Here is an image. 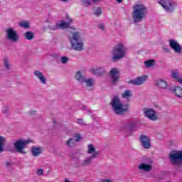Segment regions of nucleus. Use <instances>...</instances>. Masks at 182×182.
<instances>
[{"label": "nucleus", "instance_id": "f257e3e1", "mask_svg": "<svg viewBox=\"0 0 182 182\" xmlns=\"http://www.w3.org/2000/svg\"><path fill=\"white\" fill-rule=\"evenodd\" d=\"M68 39H70L71 46L74 50L82 52V50L85 49V43L82 40V36H80V33L77 31H71L68 35Z\"/></svg>", "mask_w": 182, "mask_h": 182}, {"label": "nucleus", "instance_id": "f03ea898", "mask_svg": "<svg viewBox=\"0 0 182 182\" xmlns=\"http://www.w3.org/2000/svg\"><path fill=\"white\" fill-rule=\"evenodd\" d=\"M147 13V8L143 4H136L133 7L132 11V19L135 23H139L141 22L146 14Z\"/></svg>", "mask_w": 182, "mask_h": 182}, {"label": "nucleus", "instance_id": "7ed1b4c3", "mask_svg": "<svg viewBox=\"0 0 182 182\" xmlns=\"http://www.w3.org/2000/svg\"><path fill=\"white\" fill-rule=\"evenodd\" d=\"M111 106L115 113V114H119V116H122L127 112H129V105H123L122 104V101L119 99V97H114L112 100L111 101Z\"/></svg>", "mask_w": 182, "mask_h": 182}, {"label": "nucleus", "instance_id": "20e7f679", "mask_svg": "<svg viewBox=\"0 0 182 182\" xmlns=\"http://www.w3.org/2000/svg\"><path fill=\"white\" fill-rule=\"evenodd\" d=\"M126 52L127 50L123 43H119L115 46L113 48L112 54V60L113 62H116V60H119V59H123L124 58V55H126Z\"/></svg>", "mask_w": 182, "mask_h": 182}, {"label": "nucleus", "instance_id": "39448f33", "mask_svg": "<svg viewBox=\"0 0 182 182\" xmlns=\"http://www.w3.org/2000/svg\"><path fill=\"white\" fill-rule=\"evenodd\" d=\"M31 143L29 140L18 139L14 144V149L16 150L17 153L20 154H26V151H24L26 146Z\"/></svg>", "mask_w": 182, "mask_h": 182}, {"label": "nucleus", "instance_id": "423d86ee", "mask_svg": "<svg viewBox=\"0 0 182 182\" xmlns=\"http://www.w3.org/2000/svg\"><path fill=\"white\" fill-rule=\"evenodd\" d=\"M158 4H159L166 12H173V11L177 9V4L171 0H159Z\"/></svg>", "mask_w": 182, "mask_h": 182}, {"label": "nucleus", "instance_id": "0eeeda50", "mask_svg": "<svg viewBox=\"0 0 182 182\" xmlns=\"http://www.w3.org/2000/svg\"><path fill=\"white\" fill-rule=\"evenodd\" d=\"M144 114L145 117H147L149 120L152 122H156L159 119V116L156 114V111L153 109L144 108Z\"/></svg>", "mask_w": 182, "mask_h": 182}, {"label": "nucleus", "instance_id": "6e6552de", "mask_svg": "<svg viewBox=\"0 0 182 182\" xmlns=\"http://www.w3.org/2000/svg\"><path fill=\"white\" fill-rule=\"evenodd\" d=\"M6 35L9 41H11V42L15 43L19 41V36H18V33L13 28H9L6 30Z\"/></svg>", "mask_w": 182, "mask_h": 182}, {"label": "nucleus", "instance_id": "1a4fd4ad", "mask_svg": "<svg viewBox=\"0 0 182 182\" xmlns=\"http://www.w3.org/2000/svg\"><path fill=\"white\" fill-rule=\"evenodd\" d=\"M146 78L147 76L138 77L134 80L127 81V83H129V85H134V86H140V85H143V83L146 82Z\"/></svg>", "mask_w": 182, "mask_h": 182}, {"label": "nucleus", "instance_id": "9d476101", "mask_svg": "<svg viewBox=\"0 0 182 182\" xmlns=\"http://www.w3.org/2000/svg\"><path fill=\"white\" fill-rule=\"evenodd\" d=\"M120 75V72L117 70L116 68H113L109 71V76L113 85H116V82L119 80V76Z\"/></svg>", "mask_w": 182, "mask_h": 182}, {"label": "nucleus", "instance_id": "9b49d317", "mask_svg": "<svg viewBox=\"0 0 182 182\" xmlns=\"http://www.w3.org/2000/svg\"><path fill=\"white\" fill-rule=\"evenodd\" d=\"M169 46L173 50H174L175 53H181L182 48L177 41L174 40H169Z\"/></svg>", "mask_w": 182, "mask_h": 182}, {"label": "nucleus", "instance_id": "f8f14e48", "mask_svg": "<svg viewBox=\"0 0 182 182\" xmlns=\"http://www.w3.org/2000/svg\"><path fill=\"white\" fill-rule=\"evenodd\" d=\"M140 141L144 149H150L151 143L150 142V138H149V136L146 135H141Z\"/></svg>", "mask_w": 182, "mask_h": 182}, {"label": "nucleus", "instance_id": "ddd939ff", "mask_svg": "<svg viewBox=\"0 0 182 182\" xmlns=\"http://www.w3.org/2000/svg\"><path fill=\"white\" fill-rule=\"evenodd\" d=\"M100 152H95V154H92L90 156L86 158V160L82 161L80 166L81 167H85V166H89V164H92V161L93 159H97V156H99Z\"/></svg>", "mask_w": 182, "mask_h": 182}, {"label": "nucleus", "instance_id": "4468645a", "mask_svg": "<svg viewBox=\"0 0 182 182\" xmlns=\"http://www.w3.org/2000/svg\"><path fill=\"white\" fill-rule=\"evenodd\" d=\"M92 73L95 75V76H103L106 73V70L104 67H98L96 69H91Z\"/></svg>", "mask_w": 182, "mask_h": 182}, {"label": "nucleus", "instance_id": "2eb2a0df", "mask_svg": "<svg viewBox=\"0 0 182 182\" xmlns=\"http://www.w3.org/2000/svg\"><path fill=\"white\" fill-rule=\"evenodd\" d=\"M35 76H36L37 79H39L41 83L43 85H46V77L43 75V73L39 70H36L34 72Z\"/></svg>", "mask_w": 182, "mask_h": 182}, {"label": "nucleus", "instance_id": "dca6fc26", "mask_svg": "<svg viewBox=\"0 0 182 182\" xmlns=\"http://www.w3.org/2000/svg\"><path fill=\"white\" fill-rule=\"evenodd\" d=\"M138 168L139 170H143L144 171L149 173V171H151L153 166L151 165L142 163L138 166Z\"/></svg>", "mask_w": 182, "mask_h": 182}, {"label": "nucleus", "instance_id": "f3484780", "mask_svg": "<svg viewBox=\"0 0 182 182\" xmlns=\"http://www.w3.org/2000/svg\"><path fill=\"white\" fill-rule=\"evenodd\" d=\"M31 153L34 157H38L42 154V149L41 147L33 146L31 147Z\"/></svg>", "mask_w": 182, "mask_h": 182}, {"label": "nucleus", "instance_id": "a211bd4d", "mask_svg": "<svg viewBox=\"0 0 182 182\" xmlns=\"http://www.w3.org/2000/svg\"><path fill=\"white\" fill-rule=\"evenodd\" d=\"M172 92H174L176 96L178 97H182V88L180 86H175L172 90Z\"/></svg>", "mask_w": 182, "mask_h": 182}, {"label": "nucleus", "instance_id": "6ab92c4d", "mask_svg": "<svg viewBox=\"0 0 182 182\" xmlns=\"http://www.w3.org/2000/svg\"><path fill=\"white\" fill-rule=\"evenodd\" d=\"M172 77L176 80V82H178L179 83H181L182 85V78H180V74L177 70L172 71Z\"/></svg>", "mask_w": 182, "mask_h": 182}, {"label": "nucleus", "instance_id": "aec40b11", "mask_svg": "<svg viewBox=\"0 0 182 182\" xmlns=\"http://www.w3.org/2000/svg\"><path fill=\"white\" fill-rule=\"evenodd\" d=\"M133 96V94L132 93L131 90H125L123 93H122V97L124 99H126L127 100H129V102L130 101V98Z\"/></svg>", "mask_w": 182, "mask_h": 182}, {"label": "nucleus", "instance_id": "412c9836", "mask_svg": "<svg viewBox=\"0 0 182 182\" xmlns=\"http://www.w3.org/2000/svg\"><path fill=\"white\" fill-rule=\"evenodd\" d=\"M24 38L27 41H33L35 35H33V33L32 31H27L24 33Z\"/></svg>", "mask_w": 182, "mask_h": 182}, {"label": "nucleus", "instance_id": "4be33fe9", "mask_svg": "<svg viewBox=\"0 0 182 182\" xmlns=\"http://www.w3.org/2000/svg\"><path fill=\"white\" fill-rule=\"evenodd\" d=\"M156 86H158V87H161V89H166V87H167V82L162 80H159L156 82Z\"/></svg>", "mask_w": 182, "mask_h": 182}, {"label": "nucleus", "instance_id": "5701e85b", "mask_svg": "<svg viewBox=\"0 0 182 182\" xmlns=\"http://www.w3.org/2000/svg\"><path fill=\"white\" fill-rule=\"evenodd\" d=\"M100 0H81V2L84 6H89L90 5H92L93 2H99Z\"/></svg>", "mask_w": 182, "mask_h": 182}, {"label": "nucleus", "instance_id": "b1692460", "mask_svg": "<svg viewBox=\"0 0 182 182\" xmlns=\"http://www.w3.org/2000/svg\"><path fill=\"white\" fill-rule=\"evenodd\" d=\"M65 144L68 147H75L76 146V141L75 139L70 138L65 142Z\"/></svg>", "mask_w": 182, "mask_h": 182}, {"label": "nucleus", "instance_id": "393cba45", "mask_svg": "<svg viewBox=\"0 0 182 182\" xmlns=\"http://www.w3.org/2000/svg\"><path fill=\"white\" fill-rule=\"evenodd\" d=\"M87 153L88 154H95V153H99V151H96V149L93 146V144H90L87 146Z\"/></svg>", "mask_w": 182, "mask_h": 182}, {"label": "nucleus", "instance_id": "a878e982", "mask_svg": "<svg viewBox=\"0 0 182 182\" xmlns=\"http://www.w3.org/2000/svg\"><path fill=\"white\" fill-rule=\"evenodd\" d=\"M75 79L78 80V82H83V80L85 79V76L82 75V73L80 71H77L75 76Z\"/></svg>", "mask_w": 182, "mask_h": 182}, {"label": "nucleus", "instance_id": "bb28decb", "mask_svg": "<svg viewBox=\"0 0 182 182\" xmlns=\"http://www.w3.org/2000/svg\"><path fill=\"white\" fill-rule=\"evenodd\" d=\"M81 83H85L86 86L92 87V86H93V79H92V78H89V79L84 78L83 82H81Z\"/></svg>", "mask_w": 182, "mask_h": 182}, {"label": "nucleus", "instance_id": "cd10ccee", "mask_svg": "<svg viewBox=\"0 0 182 182\" xmlns=\"http://www.w3.org/2000/svg\"><path fill=\"white\" fill-rule=\"evenodd\" d=\"M59 28H61V29H66L70 26V24L65 21H62V23L58 24Z\"/></svg>", "mask_w": 182, "mask_h": 182}, {"label": "nucleus", "instance_id": "c85d7f7f", "mask_svg": "<svg viewBox=\"0 0 182 182\" xmlns=\"http://www.w3.org/2000/svg\"><path fill=\"white\" fill-rule=\"evenodd\" d=\"M154 63H156V60L153 59H150L144 62L146 68H151L152 66H154Z\"/></svg>", "mask_w": 182, "mask_h": 182}, {"label": "nucleus", "instance_id": "c756f323", "mask_svg": "<svg viewBox=\"0 0 182 182\" xmlns=\"http://www.w3.org/2000/svg\"><path fill=\"white\" fill-rule=\"evenodd\" d=\"M5 137L0 136V153H2L4 151V146H5Z\"/></svg>", "mask_w": 182, "mask_h": 182}, {"label": "nucleus", "instance_id": "7c9ffc66", "mask_svg": "<svg viewBox=\"0 0 182 182\" xmlns=\"http://www.w3.org/2000/svg\"><path fill=\"white\" fill-rule=\"evenodd\" d=\"M102 14H103V10H102V7H98L94 13V15H95V16H100Z\"/></svg>", "mask_w": 182, "mask_h": 182}, {"label": "nucleus", "instance_id": "2f4dec72", "mask_svg": "<svg viewBox=\"0 0 182 182\" xmlns=\"http://www.w3.org/2000/svg\"><path fill=\"white\" fill-rule=\"evenodd\" d=\"M20 26H21L22 28H25L26 29H28V28H29V23L25 21L21 22Z\"/></svg>", "mask_w": 182, "mask_h": 182}, {"label": "nucleus", "instance_id": "473e14b6", "mask_svg": "<svg viewBox=\"0 0 182 182\" xmlns=\"http://www.w3.org/2000/svg\"><path fill=\"white\" fill-rule=\"evenodd\" d=\"M82 139V136L79 134H75L74 136V140L75 141V143L77 141H80V140Z\"/></svg>", "mask_w": 182, "mask_h": 182}, {"label": "nucleus", "instance_id": "72a5a7b5", "mask_svg": "<svg viewBox=\"0 0 182 182\" xmlns=\"http://www.w3.org/2000/svg\"><path fill=\"white\" fill-rule=\"evenodd\" d=\"M67 62H69V58H68L65 56H63L61 58V63H67Z\"/></svg>", "mask_w": 182, "mask_h": 182}, {"label": "nucleus", "instance_id": "f704fd0d", "mask_svg": "<svg viewBox=\"0 0 182 182\" xmlns=\"http://www.w3.org/2000/svg\"><path fill=\"white\" fill-rule=\"evenodd\" d=\"M65 19L67 21V23H69L70 25V23H72V18H70V16H69V15H66L65 16Z\"/></svg>", "mask_w": 182, "mask_h": 182}, {"label": "nucleus", "instance_id": "c9c22d12", "mask_svg": "<svg viewBox=\"0 0 182 182\" xmlns=\"http://www.w3.org/2000/svg\"><path fill=\"white\" fill-rule=\"evenodd\" d=\"M4 66L6 69H9V62L6 58L4 59Z\"/></svg>", "mask_w": 182, "mask_h": 182}, {"label": "nucleus", "instance_id": "e433bc0d", "mask_svg": "<svg viewBox=\"0 0 182 182\" xmlns=\"http://www.w3.org/2000/svg\"><path fill=\"white\" fill-rule=\"evenodd\" d=\"M77 120L79 124H80L81 126H85V124H85V120H83L82 119H77Z\"/></svg>", "mask_w": 182, "mask_h": 182}, {"label": "nucleus", "instance_id": "4c0bfd02", "mask_svg": "<svg viewBox=\"0 0 182 182\" xmlns=\"http://www.w3.org/2000/svg\"><path fill=\"white\" fill-rule=\"evenodd\" d=\"M12 166V162L6 161L4 163V167H11Z\"/></svg>", "mask_w": 182, "mask_h": 182}, {"label": "nucleus", "instance_id": "58836bf2", "mask_svg": "<svg viewBox=\"0 0 182 182\" xmlns=\"http://www.w3.org/2000/svg\"><path fill=\"white\" fill-rule=\"evenodd\" d=\"M59 24H57V25H55V26H53L52 27H51V29H53V31H57V29H59Z\"/></svg>", "mask_w": 182, "mask_h": 182}, {"label": "nucleus", "instance_id": "ea45409f", "mask_svg": "<svg viewBox=\"0 0 182 182\" xmlns=\"http://www.w3.org/2000/svg\"><path fill=\"white\" fill-rule=\"evenodd\" d=\"M37 174H38V176H42L43 174V169H38L37 171Z\"/></svg>", "mask_w": 182, "mask_h": 182}, {"label": "nucleus", "instance_id": "a19ab883", "mask_svg": "<svg viewBox=\"0 0 182 182\" xmlns=\"http://www.w3.org/2000/svg\"><path fill=\"white\" fill-rule=\"evenodd\" d=\"M99 28H100V29H101V31H105V25L100 24Z\"/></svg>", "mask_w": 182, "mask_h": 182}, {"label": "nucleus", "instance_id": "79ce46f5", "mask_svg": "<svg viewBox=\"0 0 182 182\" xmlns=\"http://www.w3.org/2000/svg\"><path fill=\"white\" fill-rule=\"evenodd\" d=\"M100 182H112V181L110 180H109V179H102L100 181Z\"/></svg>", "mask_w": 182, "mask_h": 182}, {"label": "nucleus", "instance_id": "37998d69", "mask_svg": "<svg viewBox=\"0 0 182 182\" xmlns=\"http://www.w3.org/2000/svg\"><path fill=\"white\" fill-rule=\"evenodd\" d=\"M34 113H36V111H31L29 114L31 115V114H33Z\"/></svg>", "mask_w": 182, "mask_h": 182}, {"label": "nucleus", "instance_id": "c03bdc74", "mask_svg": "<svg viewBox=\"0 0 182 182\" xmlns=\"http://www.w3.org/2000/svg\"><path fill=\"white\" fill-rule=\"evenodd\" d=\"M117 2H118L119 4H122V2H123V0H117Z\"/></svg>", "mask_w": 182, "mask_h": 182}, {"label": "nucleus", "instance_id": "a18cd8bd", "mask_svg": "<svg viewBox=\"0 0 182 182\" xmlns=\"http://www.w3.org/2000/svg\"><path fill=\"white\" fill-rule=\"evenodd\" d=\"M63 2H68L69 0H61Z\"/></svg>", "mask_w": 182, "mask_h": 182}, {"label": "nucleus", "instance_id": "49530a36", "mask_svg": "<svg viewBox=\"0 0 182 182\" xmlns=\"http://www.w3.org/2000/svg\"><path fill=\"white\" fill-rule=\"evenodd\" d=\"M53 123L55 124V123H56V121L54 120V121H53Z\"/></svg>", "mask_w": 182, "mask_h": 182}]
</instances>
